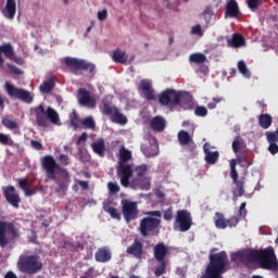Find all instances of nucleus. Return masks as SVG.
Masks as SVG:
<instances>
[{
	"mask_svg": "<svg viewBox=\"0 0 278 278\" xmlns=\"http://www.w3.org/2000/svg\"><path fill=\"white\" fill-rule=\"evenodd\" d=\"M41 166L46 172L47 178L50 181H55L58 197H66V192H68V187L71 186V174L68 170L60 166L53 155H45L41 159Z\"/></svg>",
	"mask_w": 278,
	"mask_h": 278,
	"instance_id": "obj_1",
	"label": "nucleus"
},
{
	"mask_svg": "<svg viewBox=\"0 0 278 278\" xmlns=\"http://www.w3.org/2000/svg\"><path fill=\"white\" fill-rule=\"evenodd\" d=\"M245 260L256 262L263 270H278L277 255H275V249L273 248L252 250L245 254Z\"/></svg>",
	"mask_w": 278,
	"mask_h": 278,
	"instance_id": "obj_2",
	"label": "nucleus"
},
{
	"mask_svg": "<svg viewBox=\"0 0 278 278\" xmlns=\"http://www.w3.org/2000/svg\"><path fill=\"white\" fill-rule=\"evenodd\" d=\"M208 260L210 263L201 278H225L223 275L227 270V252L210 254Z\"/></svg>",
	"mask_w": 278,
	"mask_h": 278,
	"instance_id": "obj_3",
	"label": "nucleus"
},
{
	"mask_svg": "<svg viewBox=\"0 0 278 278\" xmlns=\"http://www.w3.org/2000/svg\"><path fill=\"white\" fill-rule=\"evenodd\" d=\"M33 113L35 114L36 125L38 127H49V123L56 127L62 125L60 113L51 106L46 108L45 104L41 103L33 109Z\"/></svg>",
	"mask_w": 278,
	"mask_h": 278,
	"instance_id": "obj_4",
	"label": "nucleus"
},
{
	"mask_svg": "<svg viewBox=\"0 0 278 278\" xmlns=\"http://www.w3.org/2000/svg\"><path fill=\"white\" fill-rule=\"evenodd\" d=\"M131 151L125 146L119 148V156L117 162V175L121 176V184L124 188H129V179L134 177L131 165L127 164L131 160Z\"/></svg>",
	"mask_w": 278,
	"mask_h": 278,
	"instance_id": "obj_5",
	"label": "nucleus"
},
{
	"mask_svg": "<svg viewBox=\"0 0 278 278\" xmlns=\"http://www.w3.org/2000/svg\"><path fill=\"white\" fill-rule=\"evenodd\" d=\"M17 268L20 273H25V275H36L42 270V260L36 254H22L17 261Z\"/></svg>",
	"mask_w": 278,
	"mask_h": 278,
	"instance_id": "obj_6",
	"label": "nucleus"
},
{
	"mask_svg": "<svg viewBox=\"0 0 278 278\" xmlns=\"http://www.w3.org/2000/svg\"><path fill=\"white\" fill-rule=\"evenodd\" d=\"M21 238L16 226L10 222H0V247L5 249L9 244H14Z\"/></svg>",
	"mask_w": 278,
	"mask_h": 278,
	"instance_id": "obj_7",
	"label": "nucleus"
},
{
	"mask_svg": "<svg viewBox=\"0 0 278 278\" xmlns=\"http://www.w3.org/2000/svg\"><path fill=\"white\" fill-rule=\"evenodd\" d=\"M64 62H65V66H67V68H70L71 73H73L74 75H79L81 71H88V73L91 76H94V68H96L94 64L86 60L66 56L64 59Z\"/></svg>",
	"mask_w": 278,
	"mask_h": 278,
	"instance_id": "obj_8",
	"label": "nucleus"
},
{
	"mask_svg": "<svg viewBox=\"0 0 278 278\" xmlns=\"http://www.w3.org/2000/svg\"><path fill=\"white\" fill-rule=\"evenodd\" d=\"M160 225H162V220L159 218L143 217L139 224V231L143 238L160 236Z\"/></svg>",
	"mask_w": 278,
	"mask_h": 278,
	"instance_id": "obj_9",
	"label": "nucleus"
},
{
	"mask_svg": "<svg viewBox=\"0 0 278 278\" xmlns=\"http://www.w3.org/2000/svg\"><path fill=\"white\" fill-rule=\"evenodd\" d=\"M149 170V166L147 164L139 165L135 168V173L137 178H134L129 186L130 188H140L141 190H149L151 188V179L144 177V174Z\"/></svg>",
	"mask_w": 278,
	"mask_h": 278,
	"instance_id": "obj_10",
	"label": "nucleus"
},
{
	"mask_svg": "<svg viewBox=\"0 0 278 278\" xmlns=\"http://www.w3.org/2000/svg\"><path fill=\"white\" fill-rule=\"evenodd\" d=\"M102 114L111 116V121L117 125H127V116L121 113V109L110 105L108 100L102 101Z\"/></svg>",
	"mask_w": 278,
	"mask_h": 278,
	"instance_id": "obj_11",
	"label": "nucleus"
},
{
	"mask_svg": "<svg viewBox=\"0 0 278 278\" xmlns=\"http://www.w3.org/2000/svg\"><path fill=\"white\" fill-rule=\"evenodd\" d=\"M7 94L11 99H18V101H23V103H33L34 96L28 90L23 88H18L10 83H5Z\"/></svg>",
	"mask_w": 278,
	"mask_h": 278,
	"instance_id": "obj_12",
	"label": "nucleus"
},
{
	"mask_svg": "<svg viewBox=\"0 0 278 278\" xmlns=\"http://www.w3.org/2000/svg\"><path fill=\"white\" fill-rule=\"evenodd\" d=\"M230 178L235 184V190L232 191L233 201H238V197H244V184L245 178L238 179V169L236 168V160L230 161Z\"/></svg>",
	"mask_w": 278,
	"mask_h": 278,
	"instance_id": "obj_13",
	"label": "nucleus"
},
{
	"mask_svg": "<svg viewBox=\"0 0 278 278\" xmlns=\"http://www.w3.org/2000/svg\"><path fill=\"white\" fill-rule=\"evenodd\" d=\"M159 103L164 106L179 105V103H181V93L177 92L175 89H165L159 96Z\"/></svg>",
	"mask_w": 278,
	"mask_h": 278,
	"instance_id": "obj_14",
	"label": "nucleus"
},
{
	"mask_svg": "<svg viewBox=\"0 0 278 278\" xmlns=\"http://www.w3.org/2000/svg\"><path fill=\"white\" fill-rule=\"evenodd\" d=\"M121 205L124 220L131 223V220H136V218H138V214H140V212L138 211L137 202L123 199L121 201Z\"/></svg>",
	"mask_w": 278,
	"mask_h": 278,
	"instance_id": "obj_15",
	"label": "nucleus"
},
{
	"mask_svg": "<svg viewBox=\"0 0 278 278\" xmlns=\"http://www.w3.org/2000/svg\"><path fill=\"white\" fill-rule=\"evenodd\" d=\"M141 151L146 157H155L160 153L157 139L153 136H148L141 143Z\"/></svg>",
	"mask_w": 278,
	"mask_h": 278,
	"instance_id": "obj_16",
	"label": "nucleus"
},
{
	"mask_svg": "<svg viewBox=\"0 0 278 278\" xmlns=\"http://www.w3.org/2000/svg\"><path fill=\"white\" fill-rule=\"evenodd\" d=\"M176 224L179 227V231H189L190 227H192V215L190 212L186 210L177 211Z\"/></svg>",
	"mask_w": 278,
	"mask_h": 278,
	"instance_id": "obj_17",
	"label": "nucleus"
},
{
	"mask_svg": "<svg viewBox=\"0 0 278 278\" xmlns=\"http://www.w3.org/2000/svg\"><path fill=\"white\" fill-rule=\"evenodd\" d=\"M214 223L217 229H227V227H237V225L240 223V219H238L236 216L227 219L223 213L216 212Z\"/></svg>",
	"mask_w": 278,
	"mask_h": 278,
	"instance_id": "obj_18",
	"label": "nucleus"
},
{
	"mask_svg": "<svg viewBox=\"0 0 278 278\" xmlns=\"http://www.w3.org/2000/svg\"><path fill=\"white\" fill-rule=\"evenodd\" d=\"M178 142L180 147H186V151L188 153H194L197 151V143H194V139H192V135L186 130L178 131L177 135Z\"/></svg>",
	"mask_w": 278,
	"mask_h": 278,
	"instance_id": "obj_19",
	"label": "nucleus"
},
{
	"mask_svg": "<svg viewBox=\"0 0 278 278\" xmlns=\"http://www.w3.org/2000/svg\"><path fill=\"white\" fill-rule=\"evenodd\" d=\"M2 194L12 207L18 208V205L21 204V195L16 192V188L14 186L3 187Z\"/></svg>",
	"mask_w": 278,
	"mask_h": 278,
	"instance_id": "obj_20",
	"label": "nucleus"
},
{
	"mask_svg": "<svg viewBox=\"0 0 278 278\" xmlns=\"http://www.w3.org/2000/svg\"><path fill=\"white\" fill-rule=\"evenodd\" d=\"M77 100L83 108H97V100H94L90 91L86 88L78 89Z\"/></svg>",
	"mask_w": 278,
	"mask_h": 278,
	"instance_id": "obj_21",
	"label": "nucleus"
},
{
	"mask_svg": "<svg viewBox=\"0 0 278 278\" xmlns=\"http://www.w3.org/2000/svg\"><path fill=\"white\" fill-rule=\"evenodd\" d=\"M128 255H132L136 260H142L144 256V244L140 239L136 238L131 245H129L126 250Z\"/></svg>",
	"mask_w": 278,
	"mask_h": 278,
	"instance_id": "obj_22",
	"label": "nucleus"
},
{
	"mask_svg": "<svg viewBox=\"0 0 278 278\" xmlns=\"http://www.w3.org/2000/svg\"><path fill=\"white\" fill-rule=\"evenodd\" d=\"M3 55L8 60H12V58H14V47L12 46V43L8 42L0 45V68L3 67V64H5Z\"/></svg>",
	"mask_w": 278,
	"mask_h": 278,
	"instance_id": "obj_23",
	"label": "nucleus"
},
{
	"mask_svg": "<svg viewBox=\"0 0 278 278\" xmlns=\"http://www.w3.org/2000/svg\"><path fill=\"white\" fill-rule=\"evenodd\" d=\"M96 262L108 264L112 260V250L108 247L99 248L94 254Z\"/></svg>",
	"mask_w": 278,
	"mask_h": 278,
	"instance_id": "obj_24",
	"label": "nucleus"
},
{
	"mask_svg": "<svg viewBox=\"0 0 278 278\" xmlns=\"http://www.w3.org/2000/svg\"><path fill=\"white\" fill-rule=\"evenodd\" d=\"M154 260L156 262H166V255H168V248L164 242L156 243L153 249Z\"/></svg>",
	"mask_w": 278,
	"mask_h": 278,
	"instance_id": "obj_25",
	"label": "nucleus"
},
{
	"mask_svg": "<svg viewBox=\"0 0 278 278\" xmlns=\"http://www.w3.org/2000/svg\"><path fill=\"white\" fill-rule=\"evenodd\" d=\"M240 7H238V1L229 0L226 4L225 16L229 18H239L240 16Z\"/></svg>",
	"mask_w": 278,
	"mask_h": 278,
	"instance_id": "obj_26",
	"label": "nucleus"
},
{
	"mask_svg": "<svg viewBox=\"0 0 278 278\" xmlns=\"http://www.w3.org/2000/svg\"><path fill=\"white\" fill-rule=\"evenodd\" d=\"M140 89L144 93V98L148 101H155V91L151 85V80L142 79L140 81Z\"/></svg>",
	"mask_w": 278,
	"mask_h": 278,
	"instance_id": "obj_27",
	"label": "nucleus"
},
{
	"mask_svg": "<svg viewBox=\"0 0 278 278\" xmlns=\"http://www.w3.org/2000/svg\"><path fill=\"white\" fill-rule=\"evenodd\" d=\"M3 16L10 21L16 16V0H7L5 9L2 11Z\"/></svg>",
	"mask_w": 278,
	"mask_h": 278,
	"instance_id": "obj_28",
	"label": "nucleus"
},
{
	"mask_svg": "<svg viewBox=\"0 0 278 278\" xmlns=\"http://www.w3.org/2000/svg\"><path fill=\"white\" fill-rule=\"evenodd\" d=\"M227 45L232 49H240V47H244L247 45V40L241 34H233L232 37L227 40Z\"/></svg>",
	"mask_w": 278,
	"mask_h": 278,
	"instance_id": "obj_29",
	"label": "nucleus"
},
{
	"mask_svg": "<svg viewBox=\"0 0 278 278\" xmlns=\"http://www.w3.org/2000/svg\"><path fill=\"white\" fill-rule=\"evenodd\" d=\"M203 149L205 153L206 164H216L219 157L218 151H215V152L210 151V143H204Z\"/></svg>",
	"mask_w": 278,
	"mask_h": 278,
	"instance_id": "obj_30",
	"label": "nucleus"
},
{
	"mask_svg": "<svg viewBox=\"0 0 278 278\" xmlns=\"http://www.w3.org/2000/svg\"><path fill=\"white\" fill-rule=\"evenodd\" d=\"M91 149L96 155L100 157H105V140L98 139L97 141L91 143Z\"/></svg>",
	"mask_w": 278,
	"mask_h": 278,
	"instance_id": "obj_31",
	"label": "nucleus"
},
{
	"mask_svg": "<svg viewBox=\"0 0 278 278\" xmlns=\"http://www.w3.org/2000/svg\"><path fill=\"white\" fill-rule=\"evenodd\" d=\"M102 205L104 212H106V214H110L111 218H114L115 220H121V213H118V210L116 207L112 206V201H104Z\"/></svg>",
	"mask_w": 278,
	"mask_h": 278,
	"instance_id": "obj_32",
	"label": "nucleus"
},
{
	"mask_svg": "<svg viewBox=\"0 0 278 278\" xmlns=\"http://www.w3.org/2000/svg\"><path fill=\"white\" fill-rule=\"evenodd\" d=\"M55 88V77H50L49 80H45L40 86L39 90L41 94H49L53 92V89Z\"/></svg>",
	"mask_w": 278,
	"mask_h": 278,
	"instance_id": "obj_33",
	"label": "nucleus"
},
{
	"mask_svg": "<svg viewBox=\"0 0 278 278\" xmlns=\"http://www.w3.org/2000/svg\"><path fill=\"white\" fill-rule=\"evenodd\" d=\"M151 128L154 131H164L165 127H166V119H164V117L162 116H155L152 121H151Z\"/></svg>",
	"mask_w": 278,
	"mask_h": 278,
	"instance_id": "obj_34",
	"label": "nucleus"
},
{
	"mask_svg": "<svg viewBox=\"0 0 278 278\" xmlns=\"http://www.w3.org/2000/svg\"><path fill=\"white\" fill-rule=\"evenodd\" d=\"M267 142L269 143L268 151L271 155H277L278 152V139L275 134H266Z\"/></svg>",
	"mask_w": 278,
	"mask_h": 278,
	"instance_id": "obj_35",
	"label": "nucleus"
},
{
	"mask_svg": "<svg viewBox=\"0 0 278 278\" xmlns=\"http://www.w3.org/2000/svg\"><path fill=\"white\" fill-rule=\"evenodd\" d=\"M113 61H115L117 64H127V60L129 59V55H127V52L116 49L113 52L112 55Z\"/></svg>",
	"mask_w": 278,
	"mask_h": 278,
	"instance_id": "obj_36",
	"label": "nucleus"
},
{
	"mask_svg": "<svg viewBox=\"0 0 278 278\" xmlns=\"http://www.w3.org/2000/svg\"><path fill=\"white\" fill-rule=\"evenodd\" d=\"M258 125L262 129H268L273 125V116L267 113H263L258 116Z\"/></svg>",
	"mask_w": 278,
	"mask_h": 278,
	"instance_id": "obj_37",
	"label": "nucleus"
},
{
	"mask_svg": "<svg viewBox=\"0 0 278 278\" xmlns=\"http://www.w3.org/2000/svg\"><path fill=\"white\" fill-rule=\"evenodd\" d=\"M1 125H3L5 129H10V131L18 129V122H16V119H12L10 116L3 117L1 121Z\"/></svg>",
	"mask_w": 278,
	"mask_h": 278,
	"instance_id": "obj_38",
	"label": "nucleus"
},
{
	"mask_svg": "<svg viewBox=\"0 0 278 278\" xmlns=\"http://www.w3.org/2000/svg\"><path fill=\"white\" fill-rule=\"evenodd\" d=\"M189 62H191V64H205V62H207V56L201 52H195L190 54Z\"/></svg>",
	"mask_w": 278,
	"mask_h": 278,
	"instance_id": "obj_39",
	"label": "nucleus"
},
{
	"mask_svg": "<svg viewBox=\"0 0 278 278\" xmlns=\"http://www.w3.org/2000/svg\"><path fill=\"white\" fill-rule=\"evenodd\" d=\"M70 125L74 129H79V127H81V119L79 118L77 111H73L70 115Z\"/></svg>",
	"mask_w": 278,
	"mask_h": 278,
	"instance_id": "obj_40",
	"label": "nucleus"
},
{
	"mask_svg": "<svg viewBox=\"0 0 278 278\" xmlns=\"http://www.w3.org/2000/svg\"><path fill=\"white\" fill-rule=\"evenodd\" d=\"M96 127L97 124L94 123V118L89 116L81 119L79 129H94Z\"/></svg>",
	"mask_w": 278,
	"mask_h": 278,
	"instance_id": "obj_41",
	"label": "nucleus"
},
{
	"mask_svg": "<svg viewBox=\"0 0 278 278\" xmlns=\"http://www.w3.org/2000/svg\"><path fill=\"white\" fill-rule=\"evenodd\" d=\"M237 66L239 73H241L243 77L247 79L251 78V72L249 71V67H247V63L243 60L239 61Z\"/></svg>",
	"mask_w": 278,
	"mask_h": 278,
	"instance_id": "obj_42",
	"label": "nucleus"
},
{
	"mask_svg": "<svg viewBox=\"0 0 278 278\" xmlns=\"http://www.w3.org/2000/svg\"><path fill=\"white\" fill-rule=\"evenodd\" d=\"M159 266L154 269L155 277H162V275L166 274V266H168L167 261L159 262Z\"/></svg>",
	"mask_w": 278,
	"mask_h": 278,
	"instance_id": "obj_43",
	"label": "nucleus"
},
{
	"mask_svg": "<svg viewBox=\"0 0 278 278\" xmlns=\"http://www.w3.org/2000/svg\"><path fill=\"white\" fill-rule=\"evenodd\" d=\"M0 144H3L4 147H14V140L8 135L0 132Z\"/></svg>",
	"mask_w": 278,
	"mask_h": 278,
	"instance_id": "obj_44",
	"label": "nucleus"
},
{
	"mask_svg": "<svg viewBox=\"0 0 278 278\" xmlns=\"http://www.w3.org/2000/svg\"><path fill=\"white\" fill-rule=\"evenodd\" d=\"M99 277V270L94 267H89L80 278H97Z\"/></svg>",
	"mask_w": 278,
	"mask_h": 278,
	"instance_id": "obj_45",
	"label": "nucleus"
},
{
	"mask_svg": "<svg viewBox=\"0 0 278 278\" xmlns=\"http://www.w3.org/2000/svg\"><path fill=\"white\" fill-rule=\"evenodd\" d=\"M108 190L110 194H118L121 192V186L117 182H108Z\"/></svg>",
	"mask_w": 278,
	"mask_h": 278,
	"instance_id": "obj_46",
	"label": "nucleus"
},
{
	"mask_svg": "<svg viewBox=\"0 0 278 278\" xmlns=\"http://www.w3.org/2000/svg\"><path fill=\"white\" fill-rule=\"evenodd\" d=\"M195 116H200L201 118H205L207 116V108L203 105L195 106L194 109Z\"/></svg>",
	"mask_w": 278,
	"mask_h": 278,
	"instance_id": "obj_47",
	"label": "nucleus"
},
{
	"mask_svg": "<svg viewBox=\"0 0 278 278\" xmlns=\"http://www.w3.org/2000/svg\"><path fill=\"white\" fill-rule=\"evenodd\" d=\"M244 149V143L238 139L232 141V151L233 153H241Z\"/></svg>",
	"mask_w": 278,
	"mask_h": 278,
	"instance_id": "obj_48",
	"label": "nucleus"
},
{
	"mask_svg": "<svg viewBox=\"0 0 278 278\" xmlns=\"http://www.w3.org/2000/svg\"><path fill=\"white\" fill-rule=\"evenodd\" d=\"M222 101H224L223 97L213 98L212 102L207 103L208 110H216V106L218 105V103H222Z\"/></svg>",
	"mask_w": 278,
	"mask_h": 278,
	"instance_id": "obj_49",
	"label": "nucleus"
},
{
	"mask_svg": "<svg viewBox=\"0 0 278 278\" xmlns=\"http://www.w3.org/2000/svg\"><path fill=\"white\" fill-rule=\"evenodd\" d=\"M7 67L9 68V71L11 73H13V75H23V71L21 68L16 67V65H12V64L8 63Z\"/></svg>",
	"mask_w": 278,
	"mask_h": 278,
	"instance_id": "obj_50",
	"label": "nucleus"
},
{
	"mask_svg": "<svg viewBox=\"0 0 278 278\" xmlns=\"http://www.w3.org/2000/svg\"><path fill=\"white\" fill-rule=\"evenodd\" d=\"M9 60H11V62H14L18 66H23V64H25V60L21 56H16V52H14L12 59Z\"/></svg>",
	"mask_w": 278,
	"mask_h": 278,
	"instance_id": "obj_51",
	"label": "nucleus"
},
{
	"mask_svg": "<svg viewBox=\"0 0 278 278\" xmlns=\"http://www.w3.org/2000/svg\"><path fill=\"white\" fill-rule=\"evenodd\" d=\"M59 162L63 165V166H68L71 164V161L68 159V155L66 154H60L59 156Z\"/></svg>",
	"mask_w": 278,
	"mask_h": 278,
	"instance_id": "obj_52",
	"label": "nucleus"
},
{
	"mask_svg": "<svg viewBox=\"0 0 278 278\" xmlns=\"http://www.w3.org/2000/svg\"><path fill=\"white\" fill-rule=\"evenodd\" d=\"M20 188L25 192L29 188V180L27 178L18 180Z\"/></svg>",
	"mask_w": 278,
	"mask_h": 278,
	"instance_id": "obj_53",
	"label": "nucleus"
},
{
	"mask_svg": "<svg viewBox=\"0 0 278 278\" xmlns=\"http://www.w3.org/2000/svg\"><path fill=\"white\" fill-rule=\"evenodd\" d=\"M191 33L194 34L195 36H203V29L201 28L200 24L193 26L191 28Z\"/></svg>",
	"mask_w": 278,
	"mask_h": 278,
	"instance_id": "obj_54",
	"label": "nucleus"
},
{
	"mask_svg": "<svg viewBox=\"0 0 278 278\" xmlns=\"http://www.w3.org/2000/svg\"><path fill=\"white\" fill-rule=\"evenodd\" d=\"M164 220H173V207L167 208L163 215Z\"/></svg>",
	"mask_w": 278,
	"mask_h": 278,
	"instance_id": "obj_55",
	"label": "nucleus"
},
{
	"mask_svg": "<svg viewBox=\"0 0 278 278\" xmlns=\"http://www.w3.org/2000/svg\"><path fill=\"white\" fill-rule=\"evenodd\" d=\"M258 5H260V0L248 1V7L250 8V10H257Z\"/></svg>",
	"mask_w": 278,
	"mask_h": 278,
	"instance_id": "obj_56",
	"label": "nucleus"
},
{
	"mask_svg": "<svg viewBox=\"0 0 278 278\" xmlns=\"http://www.w3.org/2000/svg\"><path fill=\"white\" fill-rule=\"evenodd\" d=\"M108 18V9L98 12V21H106Z\"/></svg>",
	"mask_w": 278,
	"mask_h": 278,
	"instance_id": "obj_57",
	"label": "nucleus"
},
{
	"mask_svg": "<svg viewBox=\"0 0 278 278\" xmlns=\"http://www.w3.org/2000/svg\"><path fill=\"white\" fill-rule=\"evenodd\" d=\"M239 216H241L242 218L247 216V202L241 203L239 207Z\"/></svg>",
	"mask_w": 278,
	"mask_h": 278,
	"instance_id": "obj_58",
	"label": "nucleus"
},
{
	"mask_svg": "<svg viewBox=\"0 0 278 278\" xmlns=\"http://www.w3.org/2000/svg\"><path fill=\"white\" fill-rule=\"evenodd\" d=\"M30 144L33 149H36V151H42V143L38 140H31Z\"/></svg>",
	"mask_w": 278,
	"mask_h": 278,
	"instance_id": "obj_59",
	"label": "nucleus"
},
{
	"mask_svg": "<svg viewBox=\"0 0 278 278\" xmlns=\"http://www.w3.org/2000/svg\"><path fill=\"white\" fill-rule=\"evenodd\" d=\"M24 192L26 197H34L38 192V189L28 187Z\"/></svg>",
	"mask_w": 278,
	"mask_h": 278,
	"instance_id": "obj_60",
	"label": "nucleus"
},
{
	"mask_svg": "<svg viewBox=\"0 0 278 278\" xmlns=\"http://www.w3.org/2000/svg\"><path fill=\"white\" fill-rule=\"evenodd\" d=\"M155 197L159 199L160 203H164V199L166 198V193H164V191L157 190L155 192Z\"/></svg>",
	"mask_w": 278,
	"mask_h": 278,
	"instance_id": "obj_61",
	"label": "nucleus"
},
{
	"mask_svg": "<svg viewBox=\"0 0 278 278\" xmlns=\"http://www.w3.org/2000/svg\"><path fill=\"white\" fill-rule=\"evenodd\" d=\"M86 140H88V132H83L78 137V140L76 141V144H81L83 142H86Z\"/></svg>",
	"mask_w": 278,
	"mask_h": 278,
	"instance_id": "obj_62",
	"label": "nucleus"
},
{
	"mask_svg": "<svg viewBox=\"0 0 278 278\" xmlns=\"http://www.w3.org/2000/svg\"><path fill=\"white\" fill-rule=\"evenodd\" d=\"M146 216H155L156 218H162V212L160 211H149Z\"/></svg>",
	"mask_w": 278,
	"mask_h": 278,
	"instance_id": "obj_63",
	"label": "nucleus"
},
{
	"mask_svg": "<svg viewBox=\"0 0 278 278\" xmlns=\"http://www.w3.org/2000/svg\"><path fill=\"white\" fill-rule=\"evenodd\" d=\"M4 278H18V276H16V274H14V271L9 270V271H7V274L4 275Z\"/></svg>",
	"mask_w": 278,
	"mask_h": 278,
	"instance_id": "obj_64",
	"label": "nucleus"
}]
</instances>
